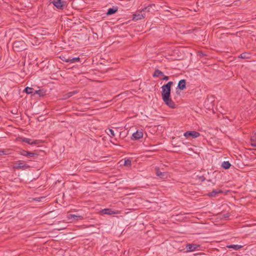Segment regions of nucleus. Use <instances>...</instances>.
<instances>
[{"label": "nucleus", "instance_id": "8", "mask_svg": "<svg viewBox=\"0 0 256 256\" xmlns=\"http://www.w3.org/2000/svg\"><path fill=\"white\" fill-rule=\"evenodd\" d=\"M199 244H188L186 246L187 252H191L194 251L196 249L200 247Z\"/></svg>", "mask_w": 256, "mask_h": 256}, {"label": "nucleus", "instance_id": "13", "mask_svg": "<svg viewBox=\"0 0 256 256\" xmlns=\"http://www.w3.org/2000/svg\"><path fill=\"white\" fill-rule=\"evenodd\" d=\"M186 88V80L184 79L179 81L178 84V88L180 90H184Z\"/></svg>", "mask_w": 256, "mask_h": 256}, {"label": "nucleus", "instance_id": "5", "mask_svg": "<svg viewBox=\"0 0 256 256\" xmlns=\"http://www.w3.org/2000/svg\"><path fill=\"white\" fill-rule=\"evenodd\" d=\"M164 104L171 108H176V104L172 100L170 96L162 98Z\"/></svg>", "mask_w": 256, "mask_h": 256}, {"label": "nucleus", "instance_id": "19", "mask_svg": "<svg viewBox=\"0 0 256 256\" xmlns=\"http://www.w3.org/2000/svg\"><path fill=\"white\" fill-rule=\"evenodd\" d=\"M250 57V54L248 52H244L240 54L238 58L242 59H248Z\"/></svg>", "mask_w": 256, "mask_h": 256}, {"label": "nucleus", "instance_id": "32", "mask_svg": "<svg viewBox=\"0 0 256 256\" xmlns=\"http://www.w3.org/2000/svg\"><path fill=\"white\" fill-rule=\"evenodd\" d=\"M78 91L77 90H74V91L69 92V94H70V96H72L78 94Z\"/></svg>", "mask_w": 256, "mask_h": 256}, {"label": "nucleus", "instance_id": "33", "mask_svg": "<svg viewBox=\"0 0 256 256\" xmlns=\"http://www.w3.org/2000/svg\"><path fill=\"white\" fill-rule=\"evenodd\" d=\"M226 36L228 38V37L230 36L232 37L233 38H236V34H228V32L226 33Z\"/></svg>", "mask_w": 256, "mask_h": 256}, {"label": "nucleus", "instance_id": "14", "mask_svg": "<svg viewBox=\"0 0 256 256\" xmlns=\"http://www.w3.org/2000/svg\"><path fill=\"white\" fill-rule=\"evenodd\" d=\"M155 6H156L154 4H150L148 6H145L144 8H142L143 11H144L145 12H152V11L154 12L155 10L154 9H153L152 10L151 9L153 7H155Z\"/></svg>", "mask_w": 256, "mask_h": 256}, {"label": "nucleus", "instance_id": "16", "mask_svg": "<svg viewBox=\"0 0 256 256\" xmlns=\"http://www.w3.org/2000/svg\"><path fill=\"white\" fill-rule=\"evenodd\" d=\"M156 175L161 178H165L167 177V174L166 172H161L159 169L156 170Z\"/></svg>", "mask_w": 256, "mask_h": 256}, {"label": "nucleus", "instance_id": "43", "mask_svg": "<svg viewBox=\"0 0 256 256\" xmlns=\"http://www.w3.org/2000/svg\"><path fill=\"white\" fill-rule=\"evenodd\" d=\"M230 4H226L225 5V6H230Z\"/></svg>", "mask_w": 256, "mask_h": 256}, {"label": "nucleus", "instance_id": "37", "mask_svg": "<svg viewBox=\"0 0 256 256\" xmlns=\"http://www.w3.org/2000/svg\"><path fill=\"white\" fill-rule=\"evenodd\" d=\"M232 190H226L225 188V191H224L225 194H227L228 192H230Z\"/></svg>", "mask_w": 256, "mask_h": 256}, {"label": "nucleus", "instance_id": "36", "mask_svg": "<svg viewBox=\"0 0 256 256\" xmlns=\"http://www.w3.org/2000/svg\"><path fill=\"white\" fill-rule=\"evenodd\" d=\"M162 80H169V77L168 76H165L163 78H162Z\"/></svg>", "mask_w": 256, "mask_h": 256}, {"label": "nucleus", "instance_id": "15", "mask_svg": "<svg viewBox=\"0 0 256 256\" xmlns=\"http://www.w3.org/2000/svg\"><path fill=\"white\" fill-rule=\"evenodd\" d=\"M222 191L218 190H214L212 192L208 194V196L210 197H216L218 194L222 193Z\"/></svg>", "mask_w": 256, "mask_h": 256}, {"label": "nucleus", "instance_id": "44", "mask_svg": "<svg viewBox=\"0 0 256 256\" xmlns=\"http://www.w3.org/2000/svg\"><path fill=\"white\" fill-rule=\"evenodd\" d=\"M206 102H207L206 101V102H204V104H205V105H206Z\"/></svg>", "mask_w": 256, "mask_h": 256}, {"label": "nucleus", "instance_id": "23", "mask_svg": "<svg viewBox=\"0 0 256 256\" xmlns=\"http://www.w3.org/2000/svg\"><path fill=\"white\" fill-rule=\"evenodd\" d=\"M104 213L105 214H114V212L110 208H105L104 210Z\"/></svg>", "mask_w": 256, "mask_h": 256}, {"label": "nucleus", "instance_id": "39", "mask_svg": "<svg viewBox=\"0 0 256 256\" xmlns=\"http://www.w3.org/2000/svg\"><path fill=\"white\" fill-rule=\"evenodd\" d=\"M230 216V214H225V220L227 218H228Z\"/></svg>", "mask_w": 256, "mask_h": 256}, {"label": "nucleus", "instance_id": "26", "mask_svg": "<svg viewBox=\"0 0 256 256\" xmlns=\"http://www.w3.org/2000/svg\"><path fill=\"white\" fill-rule=\"evenodd\" d=\"M131 162V160L130 159L128 158L124 160V166H130Z\"/></svg>", "mask_w": 256, "mask_h": 256}, {"label": "nucleus", "instance_id": "10", "mask_svg": "<svg viewBox=\"0 0 256 256\" xmlns=\"http://www.w3.org/2000/svg\"><path fill=\"white\" fill-rule=\"evenodd\" d=\"M143 132L140 130H137L136 132H134L132 137V140H138L140 138H141L143 137Z\"/></svg>", "mask_w": 256, "mask_h": 256}, {"label": "nucleus", "instance_id": "17", "mask_svg": "<svg viewBox=\"0 0 256 256\" xmlns=\"http://www.w3.org/2000/svg\"><path fill=\"white\" fill-rule=\"evenodd\" d=\"M226 248H233L235 250H238L243 247L241 245H238V244H230V245H227L226 246Z\"/></svg>", "mask_w": 256, "mask_h": 256}, {"label": "nucleus", "instance_id": "40", "mask_svg": "<svg viewBox=\"0 0 256 256\" xmlns=\"http://www.w3.org/2000/svg\"><path fill=\"white\" fill-rule=\"evenodd\" d=\"M222 166L224 168V162L222 164Z\"/></svg>", "mask_w": 256, "mask_h": 256}, {"label": "nucleus", "instance_id": "22", "mask_svg": "<svg viewBox=\"0 0 256 256\" xmlns=\"http://www.w3.org/2000/svg\"><path fill=\"white\" fill-rule=\"evenodd\" d=\"M69 61H70V64H72V63H74L76 62H79L80 61V58L79 57L73 58H70V60Z\"/></svg>", "mask_w": 256, "mask_h": 256}, {"label": "nucleus", "instance_id": "30", "mask_svg": "<svg viewBox=\"0 0 256 256\" xmlns=\"http://www.w3.org/2000/svg\"><path fill=\"white\" fill-rule=\"evenodd\" d=\"M196 178L199 180L201 182L204 181L206 179L204 176H197Z\"/></svg>", "mask_w": 256, "mask_h": 256}, {"label": "nucleus", "instance_id": "29", "mask_svg": "<svg viewBox=\"0 0 256 256\" xmlns=\"http://www.w3.org/2000/svg\"><path fill=\"white\" fill-rule=\"evenodd\" d=\"M108 132H107V133L110 134L111 136H115L114 132L112 129H108Z\"/></svg>", "mask_w": 256, "mask_h": 256}, {"label": "nucleus", "instance_id": "2", "mask_svg": "<svg viewBox=\"0 0 256 256\" xmlns=\"http://www.w3.org/2000/svg\"><path fill=\"white\" fill-rule=\"evenodd\" d=\"M30 167L25 162L21 160L16 162L14 165V168L17 170H24L30 168Z\"/></svg>", "mask_w": 256, "mask_h": 256}, {"label": "nucleus", "instance_id": "24", "mask_svg": "<svg viewBox=\"0 0 256 256\" xmlns=\"http://www.w3.org/2000/svg\"><path fill=\"white\" fill-rule=\"evenodd\" d=\"M32 90L31 88L26 87L24 89V92L28 94H30L32 93Z\"/></svg>", "mask_w": 256, "mask_h": 256}, {"label": "nucleus", "instance_id": "18", "mask_svg": "<svg viewBox=\"0 0 256 256\" xmlns=\"http://www.w3.org/2000/svg\"><path fill=\"white\" fill-rule=\"evenodd\" d=\"M161 76H164V72L158 69L156 70L152 74L154 78H158Z\"/></svg>", "mask_w": 256, "mask_h": 256}, {"label": "nucleus", "instance_id": "7", "mask_svg": "<svg viewBox=\"0 0 256 256\" xmlns=\"http://www.w3.org/2000/svg\"><path fill=\"white\" fill-rule=\"evenodd\" d=\"M184 136L186 138L189 136H192L193 138H196L200 136V134L196 131H187L184 133Z\"/></svg>", "mask_w": 256, "mask_h": 256}, {"label": "nucleus", "instance_id": "34", "mask_svg": "<svg viewBox=\"0 0 256 256\" xmlns=\"http://www.w3.org/2000/svg\"><path fill=\"white\" fill-rule=\"evenodd\" d=\"M234 60V58L232 56H229L227 58V60H229L230 62H232Z\"/></svg>", "mask_w": 256, "mask_h": 256}, {"label": "nucleus", "instance_id": "4", "mask_svg": "<svg viewBox=\"0 0 256 256\" xmlns=\"http://www.w3.org/2000/svg\"><path fill=\"white\" fill-rule=\"evenodd\" d=\"M13 48L16 51H22L24 50V41H17L14 42Z\"/></svg>", "mask_w": 256, "mask_h": 256}, {"label": "nucleus", "instance_id": "35", "mask_svg": "<svg viewBox=\"0 0 256 256\" xmlns=\"http://www.w3.org/2000/svg\"><path fill=\"white\" fill-rule=\"evenodd\" d=\"M228 76L229 78L232 77V76H233V72L232 71H230V72L228 71Z\"/></svg>", "mask_w": 256, "mask_h": 256}, {"label": "nucleus", "instance_id": "6", "mask_svg": "<svg viewBox=\"0 0 256 256\" xmlns=\"http://www.w3.org/2000/svg\"><path fill=\"white\" fill-rule=\"evenodd\" d=\"M20 140L22 142L27 143L30 145H36L38 144V140H34L30 138H20Z\"/></svg>", "mask_w": 256, "mask_h": 256}, {"label": "nucleus", "instance_id": "42", "mask_svg": "<svg viewBox=\"0 0 256 256\" xmlns=\"http://www.w3.org/2000/svg\"><path fill=\"white\" fill-rule=\"evenodd\" d=\"M234 170H235V168L234 166H232V168Z\"/></svg>", "mask_w": 256, "mask_h": 256}, {"label": "nucleus", "instance_id": "21", "mask_svg": "<svg viewBox=\"0 0 256 256\" xmlns=\"http://www.w3.org/2000/svg\"><path fill=\"white\" fill-rule=\"evenodd\" d=\"M117 11V9L114 8H110L106 13L107 15H111L112 14Z\"/></svg>", "mask_w": 256, "mask_h": 256}, {"label": "nucleus", "instance_id": "38", "mask_svg": "<svg viewBox=\"0 0 256 256\" xmlns=\"http://www.w3.org/2000/svg\"><path fill=\"white\" fill-rule=\"evenodd\" d=\"M40 93H41L40 90H36L35 92V94H39L40 96Z\"/></svg>", "mask_w": 256, "mask_h": 256}, {"label": "nucleus", "instance_id": "11", "mask_svg": "<svg viewBox=\"0 0 256 256\" xmlns=\"http://www.w3.org/2000/svg\"><path fill=\"white\" fill-rule=\"evenodd\" d=\"M20 154L22 156L28 157V158H32L34 157L35 156H36L37 154L32 152L26 151L25 150H22L20 152Z\"/></svg>", "mask_w": 256, "mask_h": 256}, {"label": "nucleus", "instance_id": "12", "mask_svg": "<svg viewBox=\"0 0 256 256\" xmlns=\"http://www.w3.org/2000/svg\"><path fill=\"white\" fill-rule=\"evenodd\" d=\"M67 218L68 220L74 219L76 220H82L84 219V217L80 215H76L74 214H70L68 215Z\"/></svg>", "mask_w": 256, "mask_h": 256}, {"label": "nucleus", "instance_id": "3", "mask_svg": "<svg viewBox=\"0 0 256 256\" xmlns=\"http://www.w3.org/2000/svg\"><path fill=\"white\" fill-rule=\"evenodd\" d=\"M146 12L143 11L142 8L141 10L136 11L132 16V19L135 20H138L144 18L146 16Z\"/></svg>", "mask_w": 256, "mask_h": 256}, {"label": "nucleus", "instance_id": "27", "mask_svg": "<svg viewBox=\"0 0 256 256\" xmlns=\"http://www.w3.org/2000/svg\"><path fill=\"white\" fill-rule=\"evenodd\" d=\"M232 165L228 161H225V170L230 168Z\"/></svg>", "mask_w": 256, "mask_h": 256}, {"label": "nucleus", "instance_id": "31", "mask_svg": "<svg viewBox=\"0 0 256 256\" xmlns=\"http://www.w3.org/2000/svg\"><path fill=\"white\" fill-rule=\"evenodd\" d=\"M70 97H71V96H70V94H69V92H68L63 96L62 99L66 100V99L70 98Z\"/></svg>", "mask_w": 256, "mask_h": 256}, {"label": "nucleus", "instance_id": "45", "mask_svg": "<svg viewBox=\"0 0 256 256\" xmlns=\"http://www.w3.org/2000/svg\"><path fill=\"white\" fill-rule=\"evenodd\" d=\"M226 186V187H228V185H226V186Z\"/></svg>", "mask_w": 256, "mask_h": 256}, {"label": "nucleus", "instance_id": "28", "mask_svg": "<svg viewBox=\"0 0 256 256\" xmlns=\"http://www.w3.org/2000/svg\"><path fill=\"white\" fill-rule=\"evenodd\" d=\"M60 58L63 62L70 63L69 60H70V58H66L65 56H62V57L60 56Z\"/></svg>", "mask_w": 256, "mask_h": 256}, {"label": "nucleus", "instance_id": "20", "mask_svg": "<svg viewBox=\"0 0 256 256\" xmlns=\"http://www.w3.org/2000/svg\"><path fill=\"white\" fill-rule=\"evenodd\" d=\"M250 144L252 146L254 147L256 149V137L255 136H251Z\"/></svg>", "mask_w": 256, "mask_h": 256}, {"label": "nucleus", "instance_id": "1", "mask_svg": "<svg viewBox=\"0 0 256 256\" xmlns=\"http://www.w3.org/2000/svg\"><path fill=\"white\" fill-rule=\"evenodd\" d=\"M172 84L173 82L170 81L161 87L162 98L170 96L171 87Z\"/></svg>", "mask_w": 256, "mask_h": 256}, {"label": "nucleus", "instance_id": "9", "mask_svg": "<svg viewBox=\"0 0 256 256\" xmlns=\"http://www.w3.org/2000/svg\"><path fill=\"white\" fill-rule=\"evenodd\" d=\"M52 4L59 10H62L64 8V2L62 0H52Z\"/></svg>", "mask_w": 256, "mask_h": 256}, {"label": "nucleus", "instance_id": "25", "mask_svg": "<svg viewBox=\"0 0 256 256\" xmlns=\"http://www.w3.org/2000/svg\"><path fill=\"white\" fill-rule=\"evenodd\" d=\"M8 150H0V156L7 155L8 153Z\"/></svg>", "mask_w": 256, "mask_h": 256}, {"label": "nucleus", "instance_id": "41", "mask_svg": "<svg viewBox=\"0 0 256 256\" xmlns=\"http://www.w3.org/2000/svg\"><path fill=\"white\" fill-rule=\"evenodd\" d=\"M227 53H228V52H225V57L226 56V54Z\"/></svg>", "mask_w": 256, "mask_h": 256}]
</instances>
